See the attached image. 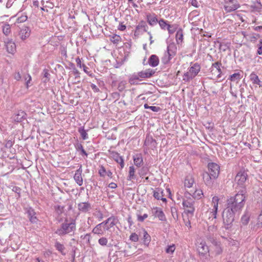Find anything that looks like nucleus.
<instances>
[{
  "label": "nucleus",
  "instance_id": "40",
  "mask_svg": "<svg viewBox=\"0 0 262 262\" xmlns=\"http://www.w3.org/2000/svg\"><path fill=\"white\" fill-rule=\"evenodd\" d=\"M75 148L77 150H80L81 151V155H84L86 157L88 156V154L86 152L85 150L84 149L81 143H77L75 145Z\"/></svg>",
  "mask_w": 262,
  "mask_h": 262
},
{
  "label": "nucleus",
  "instance_id": "20",
  "mask_svg": "<svg viewBox=\"0 0 262 262\" xmlns=\"http://www.w3.org/2000/svg\"><path fill=\"white\" fill-rule=\"evenodd\" d=\"M26 114L22 111H19L17 112V114H14L12 119L14 121L17 122H20L23 120L26 119Z\"/></svg>",
  "mask_w": 262,
  "mask_h": 262
},
{
  "label": "nucleus",
  "instance_id": "15",
  "mask_svg": "<svg viewBox=\"0 0 262 262\" xmlns=\"http://www.w3.org/2000/svg\"><path fill=\"white\" fill-rule=\"evenodd\" d=\"M82 172V166L80 165L79 168L76 171L74 176V179L75 182L79 186H82L83 184V179L81 176Z\"/></svg>",
  "mask_w": 262,
  "mask_h": 262
},
{
  "label": "nucleus",
  "instance_id": "22",
  "mask_svg": "<svg viewBox=\"0 0 262 262\" xmlns=\"http://www.w3.org/2000/svg\"><path fill=\"white\" fill-rule=\"evenodd\" d=\"M250 216L251 213L248 210H246L241 217V222L242 225H247L249 222Z\"/></svg>",
  "mask_w": 262,
  "mask_h": 262
},
{
  "label": "nucleus",
  "instance_id": "42",
  "mask_svg": "<svg viewBox=\"0 0 262 262\" xmlns=\"http://www.w3.org/2000/svg\"><path fill=\"white\" fill-rule=\"evenodd\" d=\"M121 37L119 35L114 34L111 37L110 40L114 43L117 44L119 42L121 41Z\"/></svg>",
  "mask_w": 262,
  "mask_h": 262
},
{
  "label": "nucleus",
  "instance_id": "16",
  "mask_svg": "<svg viewBox=\"0 0 262 262\" xmlns=\"http://www.w3.org/2000/svg\"><path fill=\"white\" fill-rule=\"evenodd\" d=\"M112 158L120 165L121 168H123L124 166V160L122 157L120 156L119 154L115 151L111 153Z\"/></svg>",
  "mask_w": 262,
  "mask_h": 262
},
{
  "label": "nucleus",
  "instance_id": "50",
  "mask_svg": "<svg viewBox=\"0 0 262 262\" xmlns=\"http://www.w3.org/2000/svg\"><path fill=\"white\" fill-rule=\"evenodd\" d=\"M150 241V235L146 232H144V242L145 245H147L149 244Z\"/></svg>",
  "mask_w": 262,
  "mask_h": 262
},
{
  "label": "nucleus",
  "instance_id": "35",
  "mask_svg": "<svg viewBox=\"0 0 262 262\" xmlns=\"http://www.w3.org/2000/svg\"><path fill=\"white\" fill-rule=\"evenodd\" d=\"M183 31L181 29H179L176 33V38L178 44L181 43L183 41Z\"/></svg>",
  "mask_w": 262,
  "mask_h": 262
},
{
  "label": "nucleus",
  "instance_id": "14",
  "mask_svg": "<svg viewBox=\"0 0 262 262\" xmlns=\"http://www.w3.org/2000/svg\"><path fill=\"white\" fill-rule=\"evenodd\" d=\"M78 210L82 213H86L92 209V205L89 202H80L78 204Z\"/></svg>",
  "mask_w": 262,
  "mask_h": 262
},
{
  "label": "nucleus",
  "instance_id": "57",
  "mask_svg": "<svg viewBox=\"0 0 262 262\" xmlns=\"http://www.w3.org/2000/svg\"><path fill=\"white\" fill-rule=\"evenodd\" d=\"M130 239L133 242H137L138 240V236L135 233L131 234L129 237Z\"/></svg>",
  "mask_w": 262,
  "mask_h": 262
},
{
  "label": "nucleus",
  "instance_id": "1",
  "mask_svg": "<svg viewBox=\"0 0 262 262\" xmlns=\"http://www.w3.org/2000/svg\"><path fill=\"white\" fill-rule=\"evenodd\" d=\"M247 197V190L243 188L234 196L230 197L227 201L226 207L236 213H239L243 208L245 204L246 199Z\"/></svg>",
  "mask_w": 262,
  "mask_h": 262
},
{
  "label": "nucleus",
  "instance_id": "61",
  "mask_svg": "<svg viewBox=\"0 0 262 262\" xmlns=\"http://www.w3.org/2000/svg\"><path fill=\"white\" fill-rule=\"evenodd\" d=\"M13 145V142L12 140H9L6 141V143L5 144V147L6 148H11Z\"/></svg>",
  "mask_w": 262,
  "mask_h": 262
},
{
  "label": "nucleus",
  "instance_id": "36",
  "mask_svg": "<svg viewBox=\"0 0 262 262\" xmlns=\"http://www.w3.org/2000/svg\"><path fill=\"white\" fill-rule=\"evenodd\" d=\"M135 169L133 166H130L129 168V175L127 180H132L135 179Z\"/></svg>",
  "mask_w": 262,
  "mask_h": 262
},
{
  "label": "nucleus",
  "instance_id": "49",
  "mask_svg": "<svg viewBox=\"0 0 262 262\" xmlns=\"http://www.w3.org/2000/svg\"><path fill=\"white\" fill-rule=\"evenodd\" d=\"M55 210L57 214L60 215L64 211V207L60 205H56L54 207Z\"/></svg>",
  "mask_w": 262,
  "mask_h": 262
},
{
  "label": "nucleus",
  "instance_id": "7",
  "mask_svg": "<svg viewBox=\"0 0 262 262\" xmlns=\"http://www.w3.org/2000/svg\"><path fill=\"white\" fill-rule=\"evenodd\" d=\"M118 222V220L114 216H111L109 217L105 223H102L98 225L94 229L96 228L98 229V227L101 228L102 226L104 229H109L110 228H113L115 229V228L119 229V227H117L116 225Z\"/></svg>",
  "mask_w": 262,
  "mask_h": 262
},
{
  "label": "nucleus",
  "instance_id": "21",
  "mask_svg": "<svg viewBox=\"0 0 262 262\" xmlns=\"http://www.w3.org/2000/svg\"><path fill=\"white\" fill-rule=\"evenodd\" d=\"M154 73L155 71L153 70L148 69L145 71L139 72V75L141 78H148L151 77Z\"/></svg>",
  "mask_w": 262,
  "mask_h": 262
},
{
  "label": "nucleus",
  "instance_id": "34",
  "mask_svg": "<svg viewBox=\"0 0 262 262\" xmlns=\"http://www.w3.org/2000/svg\"><path fill=\"white\" fill-rule=\"evenodd\" d=\"M153 196L157 200H160L163 196V191L160 188H157L154 191Z\"/></svg>",
  "mask_w": 262,
  "mask_h": 262
},
{
  "label": "nucleus",
  "instance_id": "46",
  "mask_svg": "<svg viewBox=\"0 0 262 262\" xmlns=\"http://www.w3.org/2000/svg\"><path fill=\"white\" fill-rule=\"evenodd\" d=\"M140 76L139 75V72L137 74H134L129 79V82L131 84H135V81L136 80H138L139 79Z\"/></svg>",
  "mask_w": 262,
  "mask_h": 262
},
{
  "label": "nucleus",
  "instance_id": "52",
  "mask_svg": "<svg viewBox=\"0 0 262 262\" xmlns=\"http://www.w3.org/2000/svg\"><path fill=\"white\" fill-rule=\"evenodd\" d=\"M27 18L28 17L26 15H22L17 18L16 21L18 23H24L27 20Z\"/></svg>",
  "mask_w": 262,
  "mask_h": 262
},
{
  "label": "nucleus",
  "instance_id": "29",
  "mask_svg": "<svg viewBox=\"0 0 262 262\" xmlns=\"http://www.w3.org/2000/svg\"><path fill=\"white\" fill-rule=\"evenodd\" d=\"M252 12H259L262 9V4L260 2H253V4L250 6Z\"/></svg>",
  "mask_w": 262,
  "mask_h": 262
},
{
  "label": "nucleus",
  "instance_id": "41",
  "mask_svg": "<svg viewBox=\"0 0 262 262\" xmlns=\"http://www.w3.org/2000/svg\"><path fill=\"white\" fill-rule=\"evenodd\" d=\"M212 243L214 244L215 249V252L216 254L219 255L222 253L223 250L220 244H218L216 242H215L214 239L212 241Z\"/></svg>",
  "mask_w": 262,
  "mask_h": 262
},
{
  "label": "nucleus",
  "instance_id": "63",
  "mask_svg": "<svg viewBox=\"0 0 262 262\" xmlns=\"http://www.w3.org/2000/svg\"><path fill=\"white\" fill-rule=\"evenodd\" d=\"M21 76L19 72H17L14 75V79L18 81L21 79Z\"/></svg>",
  "mask_w": 262,
  "mask_h": 262
},
{
  "label": "nucleus",
  "instance_id": "59",
  "mask_svg": "<svg viewBox=\"0 0 262 262\" xmlns=\"http://www.w3.org/2000/svg\"><path fill=\"white\" fill-rule=\"evenodd\" d=\"M91 88L95 93H97L100 91L99 89L93 83L91 84Z\"/></svg>",
  "mask_w": 262,
  "mask_h": 262
},
{
  "label": "nucleus",
  "instance_id": "64",
  "mask_svg": "<svg viewBox=\"0 0 262 262\" xmlns=\"http://www.w3.org/2000/svg\"><path fill=\"white\" fill-rule=\"evenodd\" d=\"M108 187L112 189H115L117 188V185L115 183L112 182L109 184Z\"/></svg>",
  "mask_w": 262,
  "mask_h": 262
},
{
  "label": "nucleus",
  "instance_id": "47",
  "mask_svg": "<svg viewBox=\"0 0 262 262\" xmlns=\"http://www.w3.org/2000/svg\"><path fill=\"white\" fill-rule=\"evenodd\" d=\"M144 107L145 108H149L154 112H158L161 110L160 107H159L155 106H148L147 104H145L144 105Z\"/></svg>",
  "mask_w": 262,
  "mask_h": 262
},
{
  "label": "nucleus",
  "instance_id": "31",
  "mask_svg": "<svg viewBox=\"0 0 262 262\" xmlns=\"http://www.w3.org/2000/svg\"><path fill=\"white\" fill-rule=\"evenodd\" d=\"M134 164L137 167H140L143 163V159L141 155H136L133 157Z\"/></svg>",
  "mask_w": 262,
  "mask_h": 262
},
{
  "label": "nucleus",
  "instance_id": "58",
  "mask_svg": "<svg viewBox=\"0 0 262 262\" xmlns=\"http://www.w3.org/2000/svg\"><path fill=\"white\" fill-rule=\"evenodd\" d=\"M166 30H168L169 34H172L176 31V27H174L173 26H171L170 25V27H168Z\"/></svg>",
  "mask_w": 262,
  "mask_h": 262
},
{
  "label": "nucleus",
  "instance_id": "5",
  "mask_svg": "<svg viewBox=\"0 0 262 262\" xmlns=\"http://www.w3.org/2000/svg\"><path fill=\"white\" fill-rule=\"evenodd\" d=\"M201 66L198 63H195L189 68V71L184 73L183 76V80L185 82H188L193 79L200 72Z\"/></svg>",
  "mask_w": 262,
  "mask_h": 262
},
{
  "label": "nucleus",
  "instance_id": "43",
  "mask_svg": "<svg viewBox=\"0 0 262 262\" xmlns=\"http://www.w3.org/2000/svg\"><path fill=\"white\" fill-rule=\"evenodd\" d=\"M79 133L80 134V135L83 140H86L88 138V135L86 133L85 130L83 127H80L78 129Z\"/></svg>",
  "mask_w": 262,
  "mask_h": 262
},
{
  "label": "nucleus",
  "instance_id": "25",
  "mask_svg": "<svg viewBox=\"0 0 262 262\" xmlns=\"http://www.w3.org/2000/svg\"><path fill=\"white\" fill-rule=\"evenodd\" d=\"M148 63L151 67H157L159 63L158 57L156 55H151L148 59Z\"/></svg>",
  "mask_w": 262,
  "mask_h": 262
},
{
  "label": "nucleus",
  "instance_id": "37",
  "mask_svg": "<svg viewBox=\"0 0 262 262\" xmlns=\"http://www.w3.org/2000/svg\"><path fill=\"white\" fill-rule=\"evenodd\" d=\"M2 29L3 33L6 36L9 35L11 32V27L8 24H5L3 26Z\"/></svg>",
  "mask_w": 262,
  "mask_h": 262
},
{
  "label": "nucleus",
  "instance_id": "6",
  "mask_svg": "<svg viewBox=\"0 0 262 262\" xmlns=\"http://www.w3.org/2000/svg\"><path fill=\"white\" fill-rule=\"evenodd\" d=\"M236 213L227 207L224 210L223 212V222L225 225L227 226L226 229L230 228V226L234 220V216Z\"/></svg>",
  "mask_w": 262,
  "mask_h": 262
},
{
  "label": "nucleus",
  "instance_id": "30",
  "mask_svg": "<svg viewBox=\"0 0 262 262\" xmlns=\"http://www.w3.org/2000/svg\"><path fill=\"white\" fill-rule=\"evenodd\" d=\"M75 228V222L74 220L66 221L63 226V229H74Z\"/></svg>",
  "mask_w": 262,
  "mask_h": 262
},
{
  "label": "nucleus",
  "instance_id": "51",
  "mask_svg": "<svg viewBox=\"0 0 262 262\" xmlns=\"http://www.w3.org/2000/svg\"><path fill=\"white\" fill-rule=\"evenodd\" d=\"M175 249L174 245L172 244V245H170L167 247L166 249V252L167 253L171 254L174 251Z\"/></svg>",
  "mask_w": 262,
  "mask_h": 262
},
{
  "label": "nucleus",
  "instance_id": "2",
  "mask_svg": "<svg viewBox=\"0 0 262 262\" xmlns=\"http://www.w3.org/2000/svg\"><path fill=\"white\" fill-rule=\"evenodd\" d=\"M191 193L188 191L185 193V198L183 199L182 205L184 210V212L188 216H193L195 211L194 201L190 196Z\"/></svg>",
  "mask_w": 262,
  "mask_h": 262
},
{
  "label": "nucleus",
  "instance_id": "28",
  "mask_svg": "<svg viewBox=\"0 0 262 262\" xmlns=\"http://www.w3.org/2000/svg\"><path fill=\"white\" fill-rule=\"evenodd\" d=\"M147 20L150 26H154L159 23V21L155 14L147 15Z\"/></svg>",
  "mask_w": 262,
  "mask_h": 262
},
{
  "label": "nucleus",
  "instance_id": "13",
  "mask_svg": "<svg viewBox=\"0 0 262 262\" xmlns=\"http://www.w3.org/2000/svg\"><path fill=\"white\" fill-rule=\"evenodd\" d=\"M148 28V26L145 21L143 20L140 21L136 27L135 34L137 35L142 34L143 33L147 32Z\"/></svg>",
  "mask_w": 262,
  "mask_h": 262
},
{
  "label": "nucleus",
  "instance_id": "45",
  "mask_svg": "<svg viewBox=\"0 0 262 262\" xmlns=\"http://www.w3.org/2000/svg\"><path fill=\"white\" fill-rule=\"evenodd\" d=\"M43 77L42 78V80H43V82L46 83V82H48L50 80V74L49 73L48 70H47L46 69L43 70Z\"/></svg>",
  "mask_w": 262,
  "mask_h": 262
},
{
  "label": "nucleus",
  "instance_id": "8",
  "mask_svg": "<svg viewBox=\"0 0 262 262\" xmlns=\"http://www.w3.org/2000/svg\"><path fill=\"white\" fill-rule=\"evenodd\" d=\"M239 7V5L236 0H226L224 8L226 12L235 11Z\"/></svg>",
  "mask_w": 262,
  "mask_h": 262
},
{
  "label": "nucleus",
  "instance_id": "24",
  "mask_svg": "<svg viewBox=\"0 0 262 262\" xmlns=\"http://www.w3.org/2000/svg\"><path fill=\"white\" fill-rule=\"evenodd\" d=\"M249 77L252 83L257 84L259 87H262V81L259 79L258 76L254 72H252L250 75Z\"/></svg>",
  "mask_w": 262,
  "mask_h": 262
},
{
  "label": "nucleus",
  "instance_id": "12",
  "mask_svg": "<svg viewBox=\"0 0 262 262\" xmlns=\"http://www.w3.org/2000/svg\"><path fill=\"white\" fill-rule=\"evenodd\" d=\"M151 213L152 216L158 218V219L161 221L166 220V216L163 210L159 207H154L151 209Z\"/></svg>",
  "mask_w": 262,
  "mask_h": 262
},
{
  "label": "nucleus",
  "instance_id": "9",
  "mask_svg": "<svg viewBox=\"0 0 262 262\" xmlns=\"http://www.w3.org/2000/svg\"><path fill=\"white\" fill-rule=\"evenodd\" d=\"M219 198L217 196H214L212 198V205L213 206V208L212 209V211L210 212L209 220L212 218L211 221H213V222H215V219L216 218V214L218 209V204H219Z\"/></svg>",
  "mask_w": 262,
  "mask_h": 262
},
{
  "label": "nucleus",
  "instance_id": "17",
  "mask_svg": "<svg viewBox=\"0 0 262 262\" xmlns=\"http://www.w3.org/2000/svg\"><path fill=\"white\" fill-rule=\"evenodd\" d=\"M27 213L31 223H35L37 222L38 219L36 216V212L31 207L27 208Z\"/></svg>",
  "mask_w": 262,
  "mask_h": 262
},
{
  "label": "nucleus",
  "instance_id": "55",
  "mask_svg": "<svg viewBox=\"0 0 262 262\" xmlns=\"http://www.w3.org/2000/svg\"><path fill=\"white\" fill-rule=\"evenodd\" d=\"M106 171L103 166H101L99 170V174L101 177H104L106 174Z\"/></svg>",
  "mask_w": 262,
  "mask_h": 262
},
{
  "label": "nucleus",
  "instance_id": "27",
  "mask_svg": "<svg viewBox=\"0 0 262 262\" xmlns=\"http://www.w3.org/2000/svg\"><path fill=\"white\" fill-rule=\"evenodd\" d=\"M191 193V195L190 196L193 200L194 199H200L201 198L202 195L203 194L202 190L201 189H195L194 191L192 190H190V191H188Z\"/></svg>",
  "mask_w": 262,
  "mask_h": 262
},
{
  "label": "nucleus",
  "instance_id": "60",
  "mask_svg": "<svg viewBox=\"0 0 262 262\" xmlns=\"http://www.w3.org/2000/svg\"><path fill=\"white\" fill-rule=\"evenodd\" d=\"M31 79H32V78H31L30 75L28 74L27 75L26 77H25V80H27L26 85H27V88L29 87V83L30 82Z\"/></svg>",
  "mask_w": 262,
  "mask_h": 262
},
{
  "label": "nucleus",
  "instance_id": "18",
  "mask_svg": "<svg viewBox=\"0 0 262 262\" xmlns=\"http://www.w3.org/2000/svg\"><path fill=\"white\" fill-rule=\"evenodd\" d=\"M31 30L28 27H24L19 31V35L22 40H25L29 37L30 35Z\"/></svg>",
  "mask_w": 262,
  "mask_h": 262
},
{
  "label": "nucleus",
  "instance_id": "44",
  "mask_svg": "<svg viewBox=\"0 0 262 262\" xmlns=\"http://www.w3.org/2000/svg\"><path fill=\"white\" fill-rule=\"evenodd\" d=\"M148 217V214L146 213H144L143 215H142L140 213H137V220L139 222H143L146 219H147Z\"/></svg>",
  "mask_w": 262,
  "mask_h": 262
},
{
  "label": "nucleus",
  "instance_id": "53",
  "mask_svg": "<svg viewBox=\"0 0 262 262\" xmlns=\"http://www.w3.org/2000/svg\"><path fill=\"white\" fill-rule=\"evenodd\" d=\"M149 143H150L151 144H152V145L154 146H156V142L155 140H154L152 138H148V139H146L145 141V144L146 145H148Z\"/></svg>",
  "mask_w": 262,
  "mask_h": 262
},
{
  "label": "nucleus",
  "instance_id": "23",
  "mask_svg": "<svg viewBox=\"0 0 262 262\" xmlns=\"http://www.w3.org/2000/svg\"><path fill=\"white\" fill-rule=\"evenodd\" d=\"M194 181L192 176L190 174L187 176L184 180V186L186 188L192 187Z\"/></svg>",
  "mask_w": 262,
  "mask_h": 262
},
{
  "label": "nucleus",
  "instance_id": "3",
  "mask_svg": "<svg viewBox=\"0 0 262 262\" xmlns=\"http://www.w3.org/2000/svg\"><path fill=\"white\" fill-rule=\"evenodd\" d=\"M177 48L174 43H169L166 51L165 52L161 60L163 64H166L169 62L170 60L176 55Z\"/></svg>",
  "mask_w": 262,
  "mask_h": 262
},
{
  "label": "nucleus",
  "instance_id": "26",
  "mask_svg": "<svg viewBox=\"0 0 262 262\" xmlns=\"http://www.w3.org/2000/svg\"><path fill=\"white\" fill-rule=\"evenodd\" d=\"M203 179L207 185L211 186L212 184V180L213 179L209 172H204L203 173Z\"/></svg>",
  "mask_w": 262,
  "mask_h": 262
},
{
  "label": "nucleus",
  "instance_id": "33",
  "mask_svg": "<svg viewBox=\"0 0 262 262\" xmlns=\"http://www.w3.org/2000/svg\"><path fill=\"white\" fill-rule=\"evenodd\" d=\"M55 247L62 255H65L66 254L64 252L65 247L64 245L58 242H56L55 243Z\"/></svg>",
  "mask_w": 262,
  "mask_h": 262
},
{
  "label": "nucleus",
  "instance_id": "48",
  "mask_svg": "<svg viewBox=\"0 0 262 262\" xmlns=\"http://www.w3.org/2000/svg\"><path fill=\"white\" fill-rule=\"evenodd\" d=\"M126 84L127 83L126 81L123 80L120 81L118 84V90L120 92L123 91L125 89Z\"/></svg>",
  "mask_w": 262,
  "mask_h": 262
},
{
  "label": "nucleus",
  "instance_id": "10",
  "mask_svg": "<svg viewBox=\"0 0 262 262\" xmlns=\"http://www.w3.org/2000/svg\"><path fill=\"white\" fill-rule=\"evenodd\" d=\"M208 172L210 173L213 179H215L219 176L220 172V166L215 163H209L208 164Z\"/></svg>",
  "mask_w": 262,
  "mask_h": 262
},
{
  "label": "nucleus",
  "instance_id": "56",
  "mask_svg": "<svg viewBox=\"0 0 262 262\" xmlns=\"http://www.w3.org/2000/svg\"><path fill=\"white\" fill-rule=\"evenodd\" d=\"M98 242L100 245L102 246H105L107 243V240L105 237H102L99 239Z\"/></svg>",
  "mask_w": 262,
  "mask_h": 262
},
{
  "label": "nucleus",
  "instance_id": "11",
  "mask_svg": "<svg viewBox=\"0 0 262 262\" xmlns=\"http://www.w3.org/2000/svg\"><path fill=\"white\" fill-rule=\"evenodd\" d=\"M248 175L245 171H240L237 174L235 178V181L238 185L241 186L242 189L245 188L243 187L247 179Z\"/></svg>",
  "mask_w": 262,
  "mask_h": 262
},
{
  "label": "nucleus",
  "instance_id": "4",
  "mask_svg": "<svg viewBox=\"0 0 262 262\" xmlns=\"http://www.w3.org/2000/svg\"><path fill=\"white\" fill-rule=\"evenodd\" d=\"M197 249L200 259L203 262H208L210 259L209 250L206 243L202 241L198 245Z\"/></svg>",
  "mask_w": 262,
  "mask_h": 262
},
{
  "label": "nucleus",
  "instance_id": "19",
  "mask_svg": "<svg viewBox=\"0 0 262 262\" xmlns=\"http://www.w3.org/2000/svg\"><path fill=\"white\" fill-rule=\"evenodd\" d=\"M5 43L8 52L13 53L15 51L16 46L12 40L8 39L7 41H5Z\"/></svg>",
  "mask_w": 262,
  "mask_h": 262
},
{
  "label": "nucleus",
  "instance_id": "38",
  "mask_svg": "<svg viewBox=\"0 0 262 262\" xmlns=\"http://www.w3.org/2000/svg\"><path fill=\"white\" fill-rule=\"evenodd\" d=\"M242 78L241 74L239 73H234L233 74L230 76L229 79L232 81L237 82Z\"/></svg>",
  "mask_w": 262,
  "mask_h": 262
},
{
  "label": "nucleus",
  "instance_id": "32",
  "mask_svg": "<svg viewBox=\"0 0 262 262\" xmlns=\"http://www.w3.org/2000/svg\"><path fill=\"white\" fill-rule=\"evenodd\" d=\"M222 66V63L220 61H217L212 64L211 68H214L216 69L218 74L217 75V78L221 77V75L222 73L221 67Z\"/></svg>",
  "mask_w": 262,
  "mask_h": 262
},
{
  "label": "nucleus",
  "instance_id": "54",
  "mask_svg": "<svg viewBox=\"0 0 262 262\" xmlns=\"http://www.w3.org/2000/svg\"><path fill=\"white\" fill-rule=\"evenodd\" d=\"M258 50L257 54L258 55H262V39L259 40V43L257 45Z\"/></svg>",
  "mask_w": 262,
  "mask_h": 262
},
{
  "label": "nucleus",
  "instance_id": "62",
  "mask_svg": "<svg viewBox=\"0 0 262 262\" xmlns=\"http://www.w3.org/2000/svg\"><path fill=\"white\" fill-rule=\"evenodd\" d=\"M76 62L77 67H78L80 68H81L82 67V64H81V60L79 57H78L76 59Z\"/></svg>",
  "mask_w": 262,
  "mask_h": 262
},
{
  "label": "nucleus",
  "instance_id": "39",
  "mask_svg": "<svg viewBox=\"0 0 262 262\" xmlns=\"http://www.w3.org/2000/svg\"><path fill=\"white\" fill-rule=\"evenodd\" d=\"M167 22V21L163 19H161L159 20V24L162 29L166 30L168 27H170V25L168 24Z\"/></svg>",
  "mask_w": 262,
  "mask_h": 262
}]
</instances>
